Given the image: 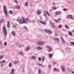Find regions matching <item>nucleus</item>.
I'll list each match as a JSON object with an SVG mask.
<instances>
[{
    "label": "nucleus",
    "instance_id": "nucleus-1",
    "mask_svg": "<svg viewBox=\"0 0 74 74\" xmlns=\"http://www.w3.org/2000/svg\"><path fill=\"white\" fill-rule=\"evenodd\" d=\"M17 21L20 24H22V23H27L26 19L24 17L21 18V20H19L18 18L17 19Z\"/></svg>",
    "mask_w": 74,
    "mask_h": 74
},
{
    "label": "nucleus",
    "instance_id": "nucleus-2",
    "mask_svg": "<svg viewBox=\"0 0 74 74\" xmlns=\"http://www.w3.org/2000/svg\"><path fill=\"white\" fill-rule=\"evenodd\" d=\"M3 8L4 9V14L6 16H7L8 13H7V9H6V6L5 5L3 6Z\"/></svg>",
    "mask_w": 74,
    "mask_h": 74
},
{
    "label": "nucleus",
    "instance_id": "nucleus-3",
    "mask_svg": "<svg viewBox=\"0 0 74 74\" xmlns=\"http://www.w3.org/2000/svg\"><path fill=\"white\" fill-rule=\"evenodd\" d=\"M3 34L4 36H6L7 35V31H6V29L5 26H3Z\"/></svg>",
    "mask_w": 74,
    "mask_h": 74
},
{
    "label": "nucleus",
    "instance_id": "nucleus-4",
    "mask_svg": "<svg viewBox=\"0 0 74 74\" xmlns=\"http://www.w3.org/2000/svg\"><path fill=\"white\" fill-rule=\"evenodd\" d=\"M66 18L67 19H69V18H70L71 19H74V17L71 15H67L66 16Z\"/></svg>",
    "mask_w": 74,
    "mask_h": 74
},
{
    "label": "nucleus",
    "instance_id": "nucleus-5",
    "mask_svg": "<svg viewBox=\"0 0 74 74\" xmlns=\"http://www.w3.org/2000/svg\"><path fill=\"white\" fill-rule=\"evenodd\" d=\"M45 32L49 34H51L52 33V32L51 31L48 29H45Z\"/></svg>",
    "mask_w": 74,
    "mask_h": 74
},
{
    "label": "nucleus",
    "instance_id": "nucleus-6",
    "mask_svg": "<svg viewBox=\"0 0 74 74\" xmlns=\"http://www.w3.org/2000/svg\"><path fill=\"white\" fill-rule=\"evenodd\" d=\"M46 47L47 48H48L49 50H50V51H52V47H49V45H47L46 46Z\"/></svg>",
    "mask_w": 74,
    "mask_h": 74
},
{
    "label": "nucleus",
    "instance_id": "nucleus-7",
    "mask_svg": "<svg viewBox=\"0 0 74 74\" xmlns=\"http://www.w3.org/2000/svg\"><path fill=\"white\" fill-rule=\"evenodd\" d=\"M37 43L39 45H44V42H38Z\"/></svg>",
    "mask_w": 74,
    "mask_h": 74
},
{
    "label": "nucleus",
    "instance_id": "nucleus-8",
    "mask_svg": "<svg viewBox=\"0 0 74 74\" xmlns=\"http://www.w3.org/2000/svg\"><path fill=\"white\" fill-rule=\"evenodd\" d=\"M51 25L52 28H53V29H55V25H54V24H53L52 22L51 23Z\"/></svg>",
    "mask_w": 74,
    "mask_h": 74
},
{
    "label": "nucleus",
    "instance_id": "nucleus-9",
    "mask_svg": "<svg viewBox=\"0 0 74 74\" xmlns=\"http://www.w3.org/2000/svg\"><path fill=\"white\" fill-rule=\"evenodd\" d=\"M60 38L61 41H62L63 44H66V42H65V41H64V40L63 38H62V37H61Z\"/></svg>",
    "mask_w": 74,
    "mask_h": 74
},
{
    "label": "nucleus",
    "instance_id": "nucleus-10",
    "mask_svg": "<svg viewBox=\"0 0 74 74\" xmlns=\"http://www.w3.org/2000/svg\"><path fill=\"white\" fill-rule=\"evenodd\" d=\"M42 48L40 47H36V49L37 50H41Z\"/></svg>",
    "mask_w": 74,
    "mask_h": 74
},
{
    "label": "nucleus",
    "instance_id": "nucleus-11",
    "mask_svg": "<svg viewBox=\"0 0 74 74\" xmlns=\"http://www.w3.org/2000/svg\"><path fill=\"white\" fill-rule=\"evenodd\" d=\"M31 48L29 46H28L27 47V48H26L25 49V51H29L30 49Z\"/></svg>",
    "mask_w": 74,
    "mask_h": 74
},
{
    "label": "nucleus",
    "instance_id": "nucleus-12",
    "mask_svg": "<svg viewBox=\"0 0 74 74\" xmlns=\"http://www.w3.org/2000/svg\"><path fill=\"white\" fill-rule=\"evenodd\" d=\"M61 69L62 71H65V69L63 66H61Z\"/></svg>",
    "mask_w": 74,
    "mask_h": 74
},
{
    "label": "nucleus",
    "instance_id": "nucleus-13",
    "mask_svg": "<svg viewBox=\"0 0 74 74\" xmlns=\"http://www.w3.org/2000/svg\"><path fill=\"white\" fill-rule=\"evenodd\" d=\"M40 23H41L43 25H46V24L45 23L42 21H40Z\"/></svg>",
    "mask_w": 74,
    "mask_h": 74
},
{
    "label": "nucleus",
    "instance_id": "nucleus-14",
    "mask_svg": "<svg viewBox=\"0 0 74 74\" xmlns=\"http://www.w3.org/2000/svg\"><path fill=\"white\" fill-rule=\"evenodd\" d=\"M46 14L49 16H50V13L48 12L47 11H46Z\"/></svg>",
    "mask_w": 74,
    "mask_h": 74
},
{
    "label": "nucleus",
    "instance_id": "nucleus-15",
    "mask_svg": "<svg viewBox=\"0 0 74 74\" xmlns=\"http://www.w3.org/2000/svg\"><path fill=\"white\" fill-rule=\"evenodd\" d=\"M60 13H61V12L60 11L57 12L55 13V14L56 15H59V14H60Z\"/></svg>",
    "mask_w": 74,
    "mask_h": 74
},
{
    "label": "nucleus",
    "instance_id": "nucleus-16",
    "mask_svg": "<svg viewBox=\"0 0 74 74\" xmlns=\"http://www.w3.org/2000/svg\"><path fill=\"white\" fill-rule=\"evenodd\" d=\"M6 62V61L5 60H3L0 62V63H5Z\"/></svg>",
    "mask_w": 74,
    "mask_h": 74
},
{
    "label": "nucleus",
    "instance_id": "nucleus-17",
    "mask_svg": "<svg viewBox=\"0 0 74 74\" xmlns=\"http://www.w3.org/2000/svg\"><path fill=\"white\" fill-rule=\"evenodd\" d=\"M4 19L3 18L1 19L0 20V23H2L3 22H4Z\"/></svg>",
    "mask_w": 74,
    "mask_h": 74
},
{
    "label": "nucleus",
    "instance_id": "nucleus-18",
    "mask_svg": "<svg viewBox=\"0 0 74 74\" xmlns=\"http://www.w3.org/2000/svg\"><path fill=\"white\" fill-rule=\"evenodd\" d=\"M31 59H36V57L34 56H32L31 57Z\"/></svg>",
    "mask_w": 74,
    "mask_h": 74
},
{
    "label": "nucleus",
    "instance_id": "nucleus-19",
    "mask_svg": "<svg viewBox=\"0 0 74 74\" xmlns=\"http://www.w3.org/2000/svg\"><path fill=\"white\" fill-rule=\"evenodd\" d=\"M21 8V7H20V6H19V5H17V6H16V9H18V10L19 9V8Z\"/></svg>",
    "mask_w": 74,
    "mask_h": 74
},
{
    "label": "nucleus",
    "instance_id": "nucleus-20",
    "mask_svg": "<svg viewBox=\"0 0 74 74\" xmlns=\"http://www.w3.org/2000/svg\"><path fill=\"white\" fill-rule=\"evenodd\" d=\"M68 34L69 35H70V36H71L72 35V33H71V32H69Z\"/></svg>",
    "mask_w": 74,
    "mask_h": 74
},
{
    "label": "nucleus",
    "instance_id": "nucleus-21",
    "mask_svg": "<svg viewBox=\"0 0 74 74\" xmlns=\"http://www.w3.org/2000/svg\"><path fill=\"white\" fill-rule=\"evenodd\" d=\"M37 13L38 15H39V14H41V12L40 11H37Z\"/></svg>",
    "mask_w": 74,
    "mask_h": 74
},
{
    "label": "nucleus",
    "instance_id": "nucleus-22",
    "mask_svg": "<svg viewBox=\"0 0 74 74\" xmlns=\"http://www.w3.org/2000/svg\"><path fill=\"white\" fill-rule=\"evenodd\" d=\"M49 58H52V54H49Z\"/></svg>",
    "mask_w": 74,
    "mask_h": 74
},
{
    "label": "nucleus",
    "instance_id": "nucleus-23",
    "mask_svg": "<svg viewBox=\"0 0 74 74\" xmlns=\"http://www.w3.org/2000/svg\"><path fill=\"white\" fill-rule=\"evenodd\" d=\"M8 27H10V22L9 21H8Z\"/></svg>",
    "mask_w": 74,
    "mask_h": 74
},
{
    "label": "nucleus",
    "instance_id": "nucleus-24",
    "mask_svg": "<svg viewBox=\"0 0 74 74\" xmlns=\"http://www.w3.org/2000/svg\"><path fill=\"white\" fill-rule=\"evenodd\" d=\"M12 66V64H11V63H10L9 64V67H11Z\"/></svg>",
    "mask_w": 74,
    "mask_h": 74
},
{
    "label": "nucleus",
    "instance_id": "nucleus-25",
    "mask_svg": "<svg viewBox=\"0 0 74 74\" xmlns=\"http://www.w3.org/2000/svg\"><path fill=\"white\" fill-rule=\"evenodd\" d=\"M25 6H27L28 5V3L27 2H26L25 4Z\"/></svg>",
    "mask_w": 74,
    "mask_h": 74
},
{
    "label": "nucleus",
    "instance_id": "nucleus-26",
    "mask_svg": "<svg viewBox=\"0 0 74 74\" xmlns=\"http://www.w3.org/2000/svg\"><path fill=\"white\" fill-rule=\"evenodd\" d=\"M43 14H44V15L45 17H47V15H46V14H45V11H44Z\"/></svg>",
    "mask_w": 74,
    "mask_h": 74
},
{
    "label": "nucleus",
    "instance_id": "nucleus-27",
    "mask_svg": "<svg viewBox=\"0 0 74 74\" xmlns=\"http://www.w3.org/2000/svg\"><path fill=\"white\" fill-rule=\"evenodd\" d=\"M26 21V22L27 23V22H29V18H26L25 19Z\"/></svg>",
    "mask_w": 74,
    "mask_h": 74
},
{
    "label": "nucleus",
    "instance_id": "nucleus-28",
    "mask_svg": "<svg viewBox=\"0 0 74 74\" xmlns=\"http://www.w3.org/2000/svg\"><path fill=\"white\" fill-rule=\"evenodd\" d=\"M12 34H13V35H15V34L14 32V31H12L11 32Z\"/></svg>",
    "mask_w": 74,
    "mask_h": 74
},
{
    "label": "nucleus",
    "instance_id": "nucleus-29",
    "mask_svg": "<svg viewBox=\"0 0 74 74\" xmlns=\"http://www.w3.org/2000/svg\"><path fill=\"white\" fill-rule=\"evenodd\" d=\"M65 28H68V29L69 28V27L68 26L66 25H65Z\"/></svg>",
    "mask_w": 74,
    "mask_h": 74
},
{
    "label": "nucleus",
    "instance_id": "nucleus-30",
    "mask_svg": "<svg viewBox=\"0 0 74 74\" xmlns=\"http://www.w3.org/2000/svg\"><path fill=\"white\" fill-rule=\"evenodd\" d=\"M53 71L54 72H55L56 71H57V70L56 68H54L53 69Z\"/></svg>",
    "mask_w": 74,
    "mask_h": 74
},
{
    "label": "nucleus",
    "instance_id": "nucleus-31",
    "mask_svg": "<svg viewBox=\"0 0 74 74\" xmlns=\"http://www.w3.org/2000/svg\"><path fill=\"white\" fill-rule=\"evenodd\" d=\"M37 64L39 66H42V64L40 63H38Z\"/></svg>",
    "mask_w": 74,
    "mask_h": 74
},
{
    "label": "nucleus",
    "instance_id": "nucleus-32",
    "mask_svg": "<svg viewBox=\"0 0 74 74\" xmlns=\"http://www.w3.org/2000/svg\"><path fill=\"white\" fill-rule=\"evenodd\" d=\"M9 12L10 14H12V11L11 10H10Z\"/></svg>",
    "mask_w": 74,
    "mask_h": 74
},
{
    "label": "nucleus",
    "instance_id": "nucleus-33",
    "mask_svg": "<svg viewBox=\"0 0 74 74\" xmlns=\"http://www.w3.org/2000/svg\"><path fill=\"white\" fill-rule=\"evenodd\" d=\"M41 74V70H39L38 71V74Z\"/></svg>",
    "mask_w": 74,
    "mask_h": 74
},
{
    "label": "nucleus",
    "instance_id": "nucleus-34",
    "mask_svg": "<svg viewBox=\"0 0 74 74\" xmlns=\"http://www.w3.org/2000/svg\"><path fill=\"white\" fill-rule=\"evenodd\" d=\"M54 40H59V38H54Z\"/></svg>",
    "mask_w": 74,
    "mask_h": 74
},
{
    "label": "nucleus",
    "instance_id": "nucleus-35",
    "mask_svg": "<svg viewBox=\"0 0 74 74\" xmlns=\"http://www.w3.org/2000/svg\"><path fill=\"white\" fill-rule=\"evenodd\" d=\"M17 63H18V62H17V61H14V64H16Z\"/></svg>",
    "mask_w": 74,
    "mask_h": 74
},
{
    "label": "nucleus",
    "instance_id": "nucleus-36",
    "mask_svg": "<svg viewBox=\"0 0 74 74\" xmlns=\"http://www.w3.org/2000/svg\"><path fill=\"white\" fill-rule=\"evenodd\" d=\"M71 43L72 45H74V42H71Z\"/></svg>",
    "mask_w": 74,
    "mask_h": 74
},
{
    "label": "nucleus",
    "instance_id": "nucleus-37",
    "mask_svg": "<svg viewBox=\"0 0 74 74\" xmlns=\"http://www.w3.org/2000/svg\"><path fill=\"white\" fill-rule=\"evenodd\" d=\"M3 56H0V59H1L3 58Z\"/></svg>",
    "mask_w": 74,
    "mask_h": 74
},
{
    "label": "nucleus",
    "instance_id": "nucleus-38",
    "mask_svg": "<svg viewBox=\"0 0 74 74\" xmlns=\"http://www.w3.org/2000/svg\"><path fill=\"white\" fill-rule=\"evenodd\" d=\"M38 60L39 61H41V58H38Z\"/></svg>",
    "mask_w": 74,
    "mask_h": 74
},
{
    "label": "nucleus",
    "instance_id": "nucleus-39",
    "mask_svg": "<svg viewBox=\"0 0 74 74\" xmlns=\"http://www.w3.org/2000/svg\"><path fill=\"white\" fill-rule=\"evenodd\" d=\"M14 1L15 3H16V4H17V3H18V2H17V1H16V0H14Z\"/></svg>",
    "mask_w": 74,
    "mask_h": 74
},
{
    "label": "nucleus",
    "instance_id": "nucleus-40",
    "mask_svg": "<svg viewBox=\"0 0 74 74\" xmlns=\"http://www.w3.org/2000/svg\"><path fill=\"white\" fill-rule=\"evenodd\" d=\"M13 28H14V29H17V27H16L15 26V25H14L13 26Z\"/></svg>",
    "mask_w": 74,
    "mask_h": 74
},
{
    "label": "nucleus",
    "instance_id": "nucleus-41",
    "mask_svg": "<svg viewBox=\"0 0 74 74\" xmlns=\"http://www.w3.org/2000/svg\"><path fill=\"white\" fill-rule=\"evenodd\" d=\"M44 60H45V57H43L42 58V61H44Z\"/></svg>",
    "mask_w": 74,
    "mask_h": 74
},
{
    "label": "nucleus",
    "instance_id": "nucleus-42",
    "mask_svg": "<svg viewBox=\"0 0 74 74\" xmlns=\"http://www.w3.org/2000/svg\"><path fill=\"white\" fill-rule=\"evenodd\" d=\"M58 27H59V28H60V29L62 28V27L61 26V25H58Z\"/></svg>",
    "mask_w": 74,
    "mask_h": 74
},
{
    "label": "nucleus",
    "instance_id": "nucleus-43",
    "mask_svg": "<svg viewBox=\"0 0 74 74\" xmlns=\"http://www.w3.org/2000/svg\"><path fill=\"white\" fill-rule=\"evenodd\" d=\"M54 21L56 22H58V21L54 19Z\"/></svg>",
    "mask_w": 74,
    "mask_h": 74
},
{
    "label": "nucleus",
    "instance_id": "nucleus-44",
    "mask_svg": "<svg viewBox=\"0 0 74 74\" xmlns=\"http://www.w3.org/2000/svg\"><path fill=\"white\" fill-rule=\"evenodd\" d=\"M57 21H58V22H59V21H60V18H58V20Z\"/></svg>",
    "mask_w": 74,
    "mask_h": 74
},
{
    "label": "nucleus",
    "instance_id": "nucleus-45",
    "mask_svg": "<svg viewBox=\"0 0 74 74\" xmlns=\"http://www.w3.org/2000/svg\"><path fill=\"white\" fill-rule=\"evenodd\" d=\"M26 29H27V28H26V27H24V30H26Z\"/></svg>",
    "mask_w": 74,
    "mask_h": 74
},
{
    "label": "nucleus",
    "instance_id": "nucleus-46",
    "mask_svg": "<svg viewBox=\"0 0 74 74\" xmlns=\"http://www.w3.org/2000/svg\"><path fill=\"white\" fill-rule=\"evenodd\" d=\"M52 8L53 9V10H56V7H53Z\"/></svg>",
    "mask_w": 74,
    "mask_h": 74
},
{
    "label": "nucleus",
    "instance_id": "nucleus-47",
    "mask_svg": "<svg viewBox=\"0 0 74 74\" xmlns=\"http://www.w3.org/2000/svg\"><path fill=\"white\" fill-rule=\"evenodd\" d=\"M4 44H5V45H7V42H5L4 43Z\"/></svg>",
    "mask_w": 74,
    "mask_h": 74
},
{
    "label": "nucleus",
    "instance_id": "nucleus-48",
    "mask_svg": "<svg viewBox=\"0 0 74 74\" xmlns=\"http://www.w3.org/2000/svg\"><path fill=\"white\" fill-rule=\"evenodd\" d=\"M51 67V65H49V66H48V68H50V67Z\"/></svg>",
    "mask_w": 74,
    "mask_h": 74
},
{
    "label": "nucleus",
    "instance_id": "nucleus-49",
    "mask_svg": "<svg viewBox=\"0 0 74 74\" xmlns=\"http://www.w3.org/2000/svg\"><path fill=\"white\" fill-rule=\"evenodd\" d=\"M1 44H2V42L0 41V45H1Z\"/></svg>",
    "mask_w": 74,
    "mask_h": 74
},
{
    "label": "nucleus",
    "instance_id": "nucleus-50",
    "mask_svg": "<svg viewBox=\"0 0 74 74\" xmlns=\"http://www.w3.org/2000/svg\"><path fill=\"white\" fill-rule=\"evenodd\" d=\"M20 55H22V51H21L19 52Z\"/></svg>",
    "mask_w": 74,
    "mask_h": 74
},
{
    "label": "nucleus",
    "instance_id": "nucleus-51",
    "mask_svg": "<svg viewBox=\"0 0 74 74\" xmlns=\"http://www.w3.org/2000/svg\"><path fill=\"white\" fill-rule=\"evenodd\" d=\"M1 67H3V65L2 64L0 65Z\"/></svg>",
    "mask_w": 74,
    "mask_h": 74
},
{
    "label": "nucleus",
    "instance_id": "nucleus-52",
    "mask_svg": "<svg viewBox=\"0 0 74 74\" xmlns=\"http://www.w3.org/2000/svg\"><path fill=\"white\" fill-rule=\"evenodd\" d=\"M66 8H64L63 9V10H64V11H66Z\"/></svg>",
    "mask_w": 74,
    "mask_h": 74
},
{
    "label": "nucleus",
    "instance_id": "nucleus-53",
    "mask_svg": "<svg viewBox=\"0 0 74 74\" xmlns=\"http://www.w3.org/2000/svg\"><path fill=\"white\" fill-rule=\"evenodd\" d=\"M19 47H21V45H17Z\"/></svg>",
    "mask_w": 74,
    "mask_h": 74
},
{
    "label": "nucleus",
    "instance_id": "nucleus-54",
    "mask_svg": "<svg viewBox=\"0 0 74 74\" xmlns=\"http://www.w3.org/2000/svg\"><path fill=\"white\" fill-rule=\"evenodd\" d=\"M52 4L53 5H54L55 4V3H52Z\"/></svg>",
    "mask_w": 74,
    "mask_h": 74
},
{
    "label": "nucleus",
    "instance_id": "nucleus-55",
    "mask_svg": "<svg viewBox=\"0 0 74 74\" xmlns=\"http://www.w3.org/2000/svg\"><path fill=\"white\" fill-rule=\"evenodd\" d=\"M55 36H58V34H56L55 35Z\"/></svg>",
    "mask_w": 74,
    "mask_h": 74
},
{
    "label": "nucleus",
    "instance_id": "nucleus-56",
    "mask_svg": "<svg viewBox=\"0 0 74 74\" xmlns=\"http://www.w3.org/2000/svg\"><path fill=\"white\" fill-rule=\"evenodd\" d=\"M23 73H24V72H25V71H24V70H23Z\"/></svg>",
    "mask_w": 74,
    "mask_h": 74
},
{
    "label": "nucleus",
    "instance_id": "nucleus-57",
    "mask_svg": "<svg viewBox=\"0 0 74 74\" xmlns=\"http://www.w3.org/2000/svg\"><path fill=\"white\" fill-rule=\"evenodd\" d=\"M72 73H73V74H74V72H73V71H72Z\"/></svg>",
    "mask_w": 74,
    "mask_h": 74
},
{
    "label": "nucleus",
    "instance_id": "nucleus-58",
    "mask_svg": "<svg viewBox=\"0 0 74 74\" xmlns=\"http://www.w3.org/2000/svg\"><path fill=\"white\" fill-rule=\"evenodd\" d=\"M52 11V9H50V11Z\"/></svg>",
    "mask_w": 74,
    "mask_h": 74
},
{
    "label": "nucleus",
    "instance_id": "nucleus-59",
    "mask_svg": "<svg viewBox=\"0 0 74 74\" xmlns=\"http://www.w3.org/2000/svg\"><path fill=\"white\" fill-rule=\"evenodd\" d=\"M72 32H73V33H74V31H73Z\"/></svg>",
    "mask_w": 74,
    "mask_h": 74
},
{
    "label": "nucleus",
    "instance_id": "nucleus-60",
    "mask_svg": "<svg viewBox=\"0 0 74 74\" xmlns=\"http://www.w3.org/2000/svg\"><path fill=\"white\" fill-rule=\"evenodd\" d=\"M65 36L66 37H67V36H66V35H65Z\"/></svg>",
    "mask_w": 74,
    "mask_h": 74
},
{
    "label": "nucleus",
    "instance_id": "nucleus-61",
    "mask_svg": "<svg viewBox=\"0 0 74 74\" xmlns=\"http://www.w3.org/2000/svg\"><path fill=\"white\" fill-rule=\"evenodd\" d=\"M69 49H70V48H69Z\"/></svg>",
    "mask_w": 74,
    "mask_h": 74
},
{
    "label": "nucleus",
    "instance_id": "nucleus-62",
    "mask_svg": "<svg viewBox=\"0 0 74 74\" xmlns=\"http://www.w3.org/2000/svg\"><path fill=\"white\" fill-rule=\"evenodd\" d=\"M54 63H55V62H53V64Z\"/></svg>",
    "mask_w": 74,
    "mask_h": 74
},
{
    "label": "nucleus",
    "instance_id": "nucleus-63",
    "mask_svg": "<svg viewBox=\"0 0 74 74\" xmlns=\"http://www.w3.org/2000/svg\"><path fill=\"white\" fill-rule=\"evenodd\" d=\"M72 1H71V2H72Z\"/></svg>",
    "mask_w": 74,
    "mask_h": 74
}]
</instances>
